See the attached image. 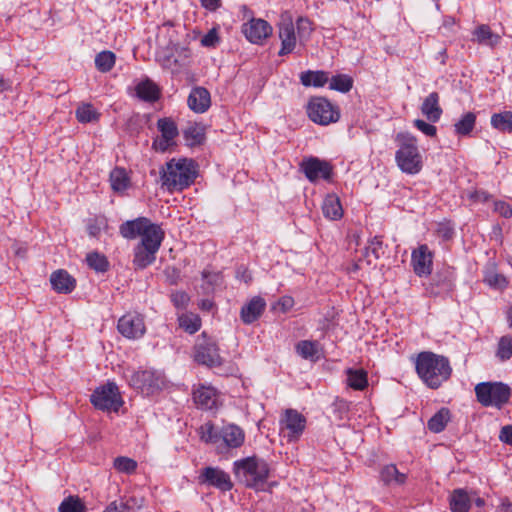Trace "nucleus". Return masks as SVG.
Masks as SVG:
<instances>
[{"label": "nucleus", "instance_id": "obj_7", "mask_svg": "<svg viewBox=\"0 0 512 512\" xmlns=\"http://www.w3.org/2000/svg\"><path fill=\"white\" fill-rule=\"evenodd\" d=\"M307 114L311 121L319 125H329L340 118L339 108L324 97L311 98L307 106Z\"/></svg>", "mask_w": 512, "mask_h": 512}, {"label": "nucleus", "instance_id": "obj_36", "mask_svg": "<svg viewBox=\"0 0 512 512\" xmlns=\"http://www.w3.org/2000/svg\"><path fill=\"white\" fill-rule=\"evenodd\" d=\"M475 124L476 114L467 112L454 124V131L459 136H467L473 131Z\"/></svg>", "mask_w": 512, "mask_h": 512}, {"label": "nucleus", "instance_id": "obj_26", "mask_svg": "<svg viewBox=\"0 0 512 512\" xmlns=\"http://www.w3.org/2000/svg\"><path fill=\"white\" fill-rule=\"evenodd\" d=\"M244 11V17L247 18V22L242 25L241 32H271V25L263 19L254 18L252 12L246 7H242Z\"/></svg>", "mask_w": 512, "mask_h": 512}, {"label": "nucleus", "instance_id": "obj_38", "mask_svg": "<svg viewBox=\"0 0 512 512\" xmlns=\"http://www.w3.org/2000/svg\"><path fill=\"white\" fill-rule=\"evenodd\" d=\"M88 266L96 272L104 273L109 269L107 257L98 252L88 253L86 256Z\"/></svg>", "mask_w": 512, "mask_h": 512}, {"label": "nucleus", "instance_id": "obj_15", "mask_svg": "<svg viewBox=\"0 0 512 512\" xmlns=\"http://www.w3.org/2000/svg\"><path fill=\"white\" fill-rule=\"evenodd\" d=\"M411 264L414 273L419 276H428L432 272L433 253L429 250L426 244L420 245L412 252Z\"/></svg>", "mask_w": 512, "mask_h": 512}, {"label": "nucleus", "instance_id": "obj_9", "mask_svg": "<svg viewBox=\"0 0 512 512\" xmlns=\"http://www.w3.org/2000/svg\"><path fill=\"white\" fill-rule=\"evenodd\" d=\"M300 169L310 182H317L320 179L328 181L333 173V167L328 161L312 156L303 159Z\"/></svg>", "mask_w": 512, "mask_h": 512}, {"label": "nucleus", "instance_id": "obj_13", "mask_svg": "<svg viewBox=\"0 0 512 512\" xmlns=\"http://www.w3.org/2000/svg\"><path fill=\"white\" fill-rule=\"evenodd\" d=\"M132 385L141 392L150 394L161 389L164 385L163 377L152 370H143L134 373L131 377Z\"/></svg>", "mask_w": 512, "mask_h": 512}, {"label": "nucleus", "instance_id": "obj_1", "mask_svg": "<svg viewBox=\"0 0 512 512\" xmlns=\"http://www.w3.org/2000/svg\"><path fill=\"white\" fill-rule=\"evenodd\" d=\"M415 369L418 377L431 389H438L452 373L448 358L431 351L416 356Z\"/></svg>", "mask_w": 512, "mask_h": 512}, {"label": "nucleus", "instance_id": "obj_11", "mask_svg": "<svg viewBox=\"0 0 512 512\" xmlns=\"http://www.w3.org/2000/svg\"><path fill=\"white\" fill-rule=\"evenodd\" d=\"M117 329L121 335L128 339H137L146 332L144 318L136 312H129L123 315L117 324Z\"/></svg>", "mask_w": 512, "mask_h": 512}, {"label": "nucleus", "instance_id": "obj_17", "mask_svg": "<svg viewBox=\"0 0 512 512\" xmlns=\"http://www.w3.org/2000/svg\"><path fill=\"white\" fill-rule=\"evenodd\" d=\"M188 107L195 113L206 112L211 105V96L204 87H195L191 90L188 99Z\"/></svg>", "mask_w": 512, "mask_h": 512}, {"label": "nucleus", "instance_id": "obj_56", "mask_svg": "<svg viewBox=\"0 0 512 512\" xmlns=\"http://www.w3.org/2000/svg\"><path fill=\"white\" fill-rule=\"evenodd\" d=\"M414 126L423 134L430 137H434L437 133V128L434 125L429 124L421 119L414 120Z\"/></svg>", "mask_w": 512, "mask_h": 512}, {"label": "nucleus", "instance_id": "obj_41", "mask_svg": "<svg viewBox=\"0 0 512 512\" xmlns=\"http://www.w3.org/2000/svg\"><path fill=\"white\" fill-rule=\"evenodd\" d=\"M353 86V79L345 74L333 76L329 81V88L342 93H347Z\"/></svg>", "mask_w": 512, "mask_h": 512}, {"label": "nucleus", "instance_id": "obj_40", "mask_svg": "<svg viewBox=\"0 0 512 512\" xmlns=\"http://www.w3.org/2000/svg\"><path fill=\"white\" fill-rule=\"evenodd\" d=\"M183 136L189 146L199 145L205 139L203 128L196 124L187 127L183 131Z\"/></svg>", "mask_w": 512, "mask_h": 512}, {"label": "nucleus", "instance_id": "obj_12", "mask_svg": "<svg viewBox=\"0 0 512 512\" xmlns=\"http://www.w3.org/2000/svg\"><path fill=\"white\" fill-rule=\"evenodd\" d=\"M201 485L215 487L223 492L230 491L233 483L228 473L218 467H205L198 476Z\"/></svg>", "mask_w": 512, "mask_h": 512}, {"label": "nucleus", "instance_id": "obj_23", "mask_svg": "<svg viewBox=\"0 0 512 512\" xmlns=\"http://www.w3.org/2000/svg\"><path fill=\"white\" fill-rule=\"evenodd\" d=\"M194 402L203 409L209 410L215 407L217 393L213 387L200 386L193 392Z\"/></svg>", "mask_w": 512, "mask_h": 512}, {"label": "nucleus", "instance_id": "obj_43", "mask_svg": "<svg viewBox=\"0 0 512 512\" xmlns=\"http://www.w3.org/2000/svg\"><path fill=\"white\" fill-rule=\"evenodd\" d=\"M220 429L211 423L207 422L200 427V437L205 443L217 444L220 442Z\"/></svg>", "mask_w": 512, "mask_h": 512}, {"label": "nucleus", "instance_id": "obj_20", "mask_svg": "<svg viewBox=\"0 0 512 512\" xmlns=\"http://www.w3.org/2000/svg\"><path fill=\"white\" fill-rule=\"evenodd\" d=\"M50 283L56 292L63 294L72 292L76 286V280L63 269L54 271L51 274Z\"/></svg>", "mask_w": 512, "mask_h": 512}, {"label": "nucleus", "instance_id": "obj_3", "mask_svg": "<svg viewBox=\"0 0 512 512\" xmlns=\"http://www.w3.org/2000/svg\"><path fill=\"white\" fill-rule=\"evenodd\" d=\"M197 177L195 162L191 159H172L160 171L162 186L169 191H181L194 183Z\"/></svg>", "mask_w": 512, "mask_h": 512}, {"label": "nucleus", "instance_id": "obj_63", "mask_svg": "<svg viewBox=\"0 0 512 512\" xmlns=\"http://www.w3.org/2000/svg\"><path fill=\"white\" fill-rule=\"evenodd\" d=\"M271 34H244L247 41L253 44L262 45Z\"/></svg>", "mask_w": 512, "mask_h": 512}, {"label": "nucleus", "instance_id": "obj_39", "mask_svg": "<svg viewBox=\"0 0 512 512\" xmlns=\"http://www.w3.org/2000/svg\"><path fill=\"white\" fill-rule=\"evenodd\" d=\"M157 128L161 132V136L166 139H172L175 141V138L179 134L177 125L171 118H160L157 121Z\"/></svg>", "mask_w": 512, "mask_h": 512}, {"label": "nucleus", "instance_id": "obj_37", "mask_svg": "<svg viewBox=\"0 0 512 512\" xmlns=\"http://www.w3.org/2000/svg\"><path fill=\"white\" fill-rule=\"evenodd\" d=\"M491 125L499 131L512 132V112L506 111L493 114L491 117Z\"/></svg>", "mask_w": 512, "mask_h": 512}, {"label": "nucleus", "instance_id": "obj_42", "mask_svg": "<svg viewBox=\"0 0 512 512\" xmlns=\"http://www.w3.org/2000/svg\"><path fill=\"white\" fill-rule=\"evenodd\" d=\"M76 118L80 123H90L97 121L99 113L91 104H82L76 109Z\"/></svg>", "mask_w": 512, "mask_h": 512}, {"label": "nucleus", "instance_id": "obj_10", "mask_svg": "<svg viewBox=\"0 0 512 512\" xmlns=\"http://www.w3.org/2000/svg\"><path fill=\"white\" fill-rule=\"evenodd\" d=\"M195 361L209 367L222 365V358L219 349L214 341L203 337L195 345Z\"/></svg>", "mask_w": 512, "mask_h": 512}, {"label": "nucleus", "instance_id": "obj_33", "mask_svg": "<svg viewBox=\"0 0 512 512\" xmlns=\"http://www.w3.org/2000/svg\"><path fill=\"white\" fill-rule=\"evenodd\" d=\"M300 81L306 87H323L329 81V77L325 71L308 70L300 74Z\"/></svg>", "mask_w": 512, "mask_h": 512}, {"label": "nucleus", "instance_id": "obj_35", "mask_svg": "<svg viewBox=\"0 0 512 512\" xmlns=\"http://www.w3.org/2000/svg\"><path fill=\"white\" fill-rule=\"evenodd\" d=\"M111 188L115 192H123L130 185V179L123 168L116 167L110 173Z\"/></svg>", "mask_w": 512, "mask_h": 512}, {"label": "nucleus", "instance_id": "obj_45", "mask_svg": "<svg viewBox=\"0 0 512 512\" xmlns=\"http://www.w3.org/2000/svg\"><path fill=\"white\" fill-rule=\"evenodd\" d=\"M59 512H86V507L79 497L69 496L60 504Z\"/></svg>", "mask_w": 512, "mask_h": 512}, {"label": "nucleus", "instance_id": "obj_32", "mask_svg": "<svg viewBox=\"0 0 512 512\" xmlns=\"http://www.w3.org/2000/svg\"><path fill=\"white\" fill-rule=\"evenodd\" d=\"M346 374L347 384L352 389L362 391L368 386V374L364 369L349 368Z\"/></svg>", "mask_w": 512, "mask_h": 512}, {"label": "nucleus", "instance_id": "obj_14", "mask_svg": "<svg viewBox=\"0 0 512 512\" xmlns=\"http://www.w3.org/2000/svg\"><path fill=\"white\" fill-rule=\"evenodd\" d=\"M306 418L294 409L285 411L284 419L281 420V429L287 431L289 441H296L300 438L306 428Z\"/></svg>", "mask_w": 512, "mask_h": 512}, {"label": "nucleus", "instance_id": "obj_31", "mask_svg": "<svg viewBox=\"0 0 512 512\" xmlns=\"http://www.w3.org/2000/svg\"><path fill=\"white\" fill-rule=\"evenodd\" d=\"M296 353L303 359L316 361L319 359V343L311 340H301L295 346Z\"/></svg>", "mask_w": 512, "mask_h": 512}, {"label": "nucleus", "instance_id": "obj_48", "mask_svg": "<svg viewBox=\"0 0 512 512\" xmlns=\"http://www.w3.org/2000/svg\"><path fill=\"white\" fill-rule=\"evenodd\" d=\"M179 325L186 332L196 333L201 327V320L196 315H182L179 317Z\"/></svg>", "mask_w": 512, "mask_h": 512}, {"label": "nucleus", "instance_id": "obj_6", "mask_svg": "<svg viewBox=\"0 0 512 512\" xmlns=\"http://www.w3.org/2000/svg\"><path fill=\"white\" fill-rule=\"evenodd\" d=\"M474 391L477 401L483 407L499 410L509 403L512 396L511 388L503 382H481L475 386Z\"/></svg>", "mask_w": 512, "mask_h": 512}, {"label": "nucleus", "instance_id": "obj_29", "mask_svg": "<svg viewBox=\"0 0 512 512\" xmlns=\"http://www.w3.org/2000/svg\"><path fill=\"white\" fill-rule=\"evenodd\" d=\"M322 211L328 219H340L343 215V210L339 198L335 195H327L322 204Z\"/></svg>", "mask_w": 512, "mask_h": 512}, {"label": "nucleus", "instance_id": "obj_21", "mask_svg": "<svg viewBox=\"0 0 512 512\" xmlns=\"http://www.w3.org/2000/svg\"><path fill=\"white\" fill-rule=\"evenodd\" d=\"M140 237L139 245L159 251L165 237V232L160 225L151 222L149 228Z\"/></svg>", "mask_w": 512, "mask_h": 512}, {"label": "nucleus", "instance_id": "obj_54", "mask_svg": "<svg viewBox=\"0 0 512 512\" xmlns=\"http://www.w3.org/2000/svg\"><path fill=\"white\" fill-rule=\"evenodd\" d=\"M175 145L172 139H166L163 136L157 137L153 140L152 148L157 152H166L171 146Z\"/></svg>", "mask_w": 512, "mask_h": 512}, {"label": "nucleus", "instance_id": "obj_52", "mask_svg": "<svg viewBox=\"0 0 512 512\" xmlns=\"http://www.w3.org/2000/svg\"><path fill=\"white\" fill-rule=\"evenodd\" d=\"M472 41L479 45L495 47L500 41V34H475Z\"/></svg>", "mask_w": 512, "mask_h": 512}, {"label": "nucleus", "instance_id": "obj_28", "mask_svg": "<svg viewBox=\"0 0 512 512\" xmlns=\"http://www.w3.org/2000/svg\"><path fill=\"white\" fill-rule=\"evenodd\" d=\"M136 95L146 102H155L160 97V89L159 87L151 80L146 79L137 84Z\"/></svg>", "mask_w": 512, "mask_h": 512}, {"label": "nucleus", "instance_id": "obj_27", "mask_svg": "<svg viewBox=\"0 0 512 512\" xmlns=\"http://www.w3.org/2000/svg\"><path fill=\"white\" fill-rule=\"evenodd\" d=\"M380 479L387 486H399L406 482L407 476L401 473L396 465L389 464L381 469Z\"/></svg>", "mask_w": 512, "mask_h": 512}, {"label": "nucleus", "instance_id": "obj_61", "mask_svg": "<svg viewBox=\"0 0 512 512\" xmlns=\"http://www.w3.org/2000/svg\"><path fill=\"white\" fill-rule=\"evenodd\" d=\"M499 439L505 444L512 445V425H506L501 428Z\"/></svg>", "mask_w": 512, "mask_h": 512}, {"label": "nucleus", "instance_id": "obj_62", "mask_svg": "<svg viewBox=\"0 0 512 512\" xmlns=\"http://www.w3.org/2000/svg\"><path fill=\"white\" fill-rule=\"evenodd\" d=\"M236 276L238 279L244 281L245 283H250L252 281V274L249 271V269L244 266L240 265L236 270Z\"/></svg>", "mask_w": 512, "mask_h": 512}, {"label": "nucleus", "instance_id": "obj_47", "mask_svg": "<svg viewBox=\"0 0 512 512\" xmlns=\"http://www.w3.org/2000/svg\"><path fill=\"white\" fill-rule=\"evenodd\" d=\"M496 355L502 361L509 360L512 357V336L505 335L499 339Z\"/></svg>", "mask_w": 512, "mask_h": 512}, {"label": "nucleus", "instance_id": "obj_50", "mask_svg": "<svg viewBox=\"0 0 512 512\" xmlns=\"http://www.w3.org/2000/svg\"><path fill=\"white\" fill-rule=\"evenodd\" d=\"M484 281L493 288L503 289L507 286L505 276L494 271L486 272Z\"/></svg>", "mask_w": 512, "mask_h": 512}, {"label": "nucleus", "instance_id": "obj_58", "mask_svg": "<svg viewBox=\"0 0 512 512\" xmlns=\"http://www.w3.org/2000/svg\"><path fill=\"white\" fill-rule=\"evenodd\" d=\"M437 235L438 237L442 238L443 240H450L454 235V230L451 226L448 224H439L437 228Z\"/></svg>", "mask_w": 512, "mask_h": 512}, {"label": "nucleus", "instance_id": "obj_51", "mask_svg": "<svg viewBox=\"0 0 512 512\" xmlns=\"http://www.w3.org/2000/svg\"><path fill=\"white\" fill-rule=\"evenodd\" d=\"M280 38L282 40V43L281 49L279 50L278 54L280 56H284L291 53L296 46V34H285V37H282V34H280Z\"/></svg>", "mask_w": 512, "mask_h": 512}, {"label": "nucleus", "instance_id": "obj_44", "mask_svg": "<svg viewBox=\"0 0 512 512\" xmlns=\"http://www.w3.org/2000/svg\"><path fill=\"white\" fill-rule=\"evenodd\" d=\"M95 64L99 71L108 72L115 64V55L111 51H102L97 54Z\"/></svg>", "mask_w": 512, "mask_h": 512}, {"label": "nucleus", "instance_id": "obj_22", "mask_svg": "<svg viewBox=\"0 0 512 512\" xmlns=\"http://www.w3.org/2000/svg\"><path fill=\"white\" fill-rule=\"evenodd\" d=\"M439 94L437 92H431L424 100L421 105V113L430 122H437L441 118L443 110L439 104Z\"/></svg>", "mask_w": 512, "mask_h": 512}, {"label": "nucleus", "instance_id": "obj_53", "mask_svg": "<svg viewBox=\"0 0 512 512\" xmlns=\"http://www.w3.org/2000/svg\"><path fill=\"white\" fill-rule=\"evenodd\" d=\"M279 32H295L292 15L289 12H283L280 15L278 23Z\"/></svg>", "mask_w": 512, "mask_h": 512}, {"label": "nucleus", "instance_id": "obj_2", "mask_svg": "<svg viewBox=\"0 0 512 512\" xmlns=\"http://www.w3.org/2000/svg\"><path fill=\"white\" fill-rule=\"evenodd\" d=\"M156 42L158 45L157 57L163 68L172 73H179L191 55L187 46L188 42L185 40L180 43L178 40L172 39L170 34H157Z\"/></svg>", "mask_w": 512, "mask_h": 512}, {"label": "nucleus", "instance_id": "obj_30", "mask_svg": "<svg viewBox=\"0 0 512 512\" xmlns=\"http://www.w3.org/2000/svg\"><path fill=\"white\" fill-rule=\"evenodd\" d=\"M471 506L470 498L464 489H455L450 496L452 512H468Z\"/></svg>", "mask_w": 512, "mask_h": 512}, {"label": "nucleus", "instance_id": "obj_18", "mask_svg": "<svg viewBox=\"0 0 512 512\" xmlns=\"http://www.w3.org/2000/svg\"><path fill=\"white\" fill-rule=\"evenodd\" d=\"M265 308V300L260 296H255L248 303L242 306L240 318L243 323L252 324L261 317Z\"/></svg>", "mask_w": 512, "mask_h": 512}, {"label": "nucleus", "instance_id": "obj_5", "mask_svg": "<svg viewBox=\"0 0 512 512\" xmlns=\"http://www.w3.org/2000/svg\"><path fill=\"white\" fill-rule=\"evenodd\" d=\"M396 140L399 149L396 151L395 160L402 172L417 174L422 169V157L417 146V139L410 133L397 134Z\"/></svg>", "mask_w": 512, "mask_h": 512}, {"label": "nucleus", "instance_id": "obj_4", "mask_svg": "<svg viewBox=\"0 0 512 512\" xmlns=\"http://www.w3.org/2000/svg\"><path fill=\"white\" fill-rule=\"evenodd\" d=\"M234 472L247 487L263 490L269 477V466L263 459L252 456L235 461Z\"/></svg>", "mask_w": 512, "mask_h": 512}, {"label": "nucleus", "instance_id": "obj_8", "mask_svg": "<svg viewBox=\"0 0 512 512\" xmlns=\"http://www.w3.org/2000/svg\"><path fill=\"white\" fill-rule=\"evenodd\" d=\"M90 400L95 408L102 411L117 412L123 404L119 389L117 385L112 382L98 387L92 393Z\"/></svg>", "mask_w": 512, "mask_h": 512}, {"label": "nucleus", "instance_id": "obj_34", "mask_svg": "<svg viewBox=\"0 0 512 512\" xmlns=\"http://www.w3.org/2000/svg\"><path fill=\"white\" fill-rule=\"evenodd\" d=\"M450 420V411L447 408H441L427 422L428 429L433 433L442 432Z\"/></svg>", "mask_w": 512, "mask_h": 512}, {"label": "nucleus", "instance_id": "obj_25", "mask_svg": "<svg viewBox=\"0 0 512 512\" xmlns=\"http://www.w3.org/2000/svg\"><path fill=\"white\" fill-rule=\"evenodd\" d=\"M157 250L137 244L133 250V265L137 269H144L156 260Z\"/></svg>", "mask_w": 512, "mask_h": 512}, {"label": "nucleus", "instance_id": "obj_55", "mask_svg": "<svg viewBox=\"0 0 512 512\" xmlns=\"http://www.w3.org/2000/svg\"><path fill=\"white\" fill-rule=\"evenodd\" d=\"M189 300L190 298L188 294L184 291H176L171 294V301L177 308H185L188 305Z\"/></svg>", "mask_w": 512, "mask_h": 512}, {"label": "nucleus", "instance_id": "obj_16", "mask_svg": "<svg viewBox=\"0 0 512 512\" xmlns=\"http://www.w3.org/2000/svg\"><path fill=\"white\" fill-rule=\"evenodd\" d=\"M219 436L225 447L232 449L241 447L245 441L244 430L235 424L222 426Z\"/></svg>", "mask_w": 512, "mask_h": 512}, {"label": "nucleus", "instance_id": "obj_19", "mask_svg": "<svg viewBox=\"0 0 512 512\" xmlns=\"http://www.w3.org/2000/svg\"><path fill=\"white\" fill-rule=\"evenodd\" d=\"M150 223L151 220L147 217H138L133 220H127L119 226V233L125 239H136L149 228Z\"/></svg>", "mask_w": 512, "mask_h": 512}, {"label": "nucleus", "instance_id": "obj_24", "mask_svg": "<svg viewBox=\"0 0 512 512\" xmlns=\"http://www.w3.org/2000/svg\"><path fill=\"white\" fill-rule=\"evenodd\" d=\"M384 254L383 241L380 236H375L368 241V245L362 252V258L368 266H375L377 260Z\"/></svg>", "mask_w": 512, "mask_h": 512}, {"label": "nucleus", "instance_id": "obj_49", "mask_svg": "<svg viewBox=\"0 0 512 512\" xmlns=\"http://www.w3.org/2000/svg\"><path fill=\"white\" fill-rule=\"evenodd\" d=\"M453 273L449 269H442L435 273L432 284L442 289H449L452 285Z\"/></svg>", "mask_w": 512, "mask_h": 512}, {"label": "nucleus", "instance_id": "obj_57", "mask_svg": "<svg viewBox=\"0 0 512 512\" xmlns=\"http://www.w3.org/2000/svg\"><path fill=\"white\" fill-rule=\"evenodd\" d=\"M495 212L499 213L504 218L512 217V208L511 206L504 201H497L494 204Z\"/></svg>", "mask_w": 512, "mask_h": 512}, {"label": "nucleus", "instance_id": "obj_59", "mask_svg": "<svg viewBox=\"0 0 512 512\" xmlns=\"http://www.w3.org/2000/svg\"><path fill=\"white\" fill-rule=\"evenodd\" d=\"M219 43V34H204L201 39V45L204 47H216Z\"/></svg>", "mask_w": 512, "mask_h": 512}, {"label": "nucleus", "instance_id": "obj_64", "mask_svg": "<svg viewBox=\"0 0 512 512\" xmlns=\"http://www.w3.org/2000/svg\"><path fill=\"white\" fill-rule=\"evenodd\" d=\"M88 234L92 237H97L101 231V225L97 219L90 220L87 224Z\"/></svg>", "mask_w": 512, "mask_h": 512}, {"label": "nucleus", "instance_id": "obj_60", "mask_svg": "<svg viewBox=\"0 0 512 512\" xmlns=\"http://www.w3.org/2000/svg\"><path fill=\"white\" fill-rule=\"evenodd\" d=\"M297 32H311L314 30L312 23L308 18L299 17L296 21Z\"/></svg>", "mask_w": 512, "mask_h": 512}, {"label": "nucleus", "instance_id": "obj_46", "mask_svg": "<svg viewBox=\"0 0 512 512\" xmlns=\"http://www.w3.org/2000/svg\"><path fill=\"white\" fill-rule=\"evenodd\" d=\"M114 468L126 474H133L137 469V462L129 457L119 456L114 459Z\"/></svg>", "mask_w": 512, "mask_h": 512}]
</instances>
